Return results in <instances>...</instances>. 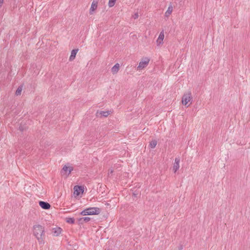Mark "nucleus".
I'll use <instances>...</instances> for the list:
<instances>
[{
    "mask_svg": "<svg viewBox=\"0 0 250 250\" xmlns=\"http://www.w3.org/2000/svg\"><path fill=\"white\" fill-rule=\"evenodd\" d=\"M33 234L37 239L39 244L44 243V230L42 226L40 225H35L33 227Z\"/></svg>",
    "mask_w": 250,
    "mask_h": 250,
    "instance_id": "nucleus-1",
    "label": "nucleus"
},
{
    "mask_svg": "<svg viewBox=\"0 0 250 250\" xmlns=\"http://www.w3.org/2000/svg\"><path fill=\"white\" fill-rule=\"evenodd\" d=\"M193 98L190 91L184 92L181 97V104L186 108L190 107L193 103Z\"/></svg>",
    "mask_w": 250,
    "mask_h": 250,
    "instance_id": "nucleus-2",
    "label": "nucleus"
},
{
    "mask_svg": "<svg viewBox=\"0 0 250 250\" xmlns=\"http://www.w3.org/2000/svg\"><path fill=\"white\" fill-rule=\"evenodd\" d=\"M73 165L70 163H66L64 164L61 170V174L62 177H68L74 170Z\"/></svg>",
    "mask_w": 250,
    "mask_h": 250,
    "instance_id": "nucleus-3",
    "label": "nucleus"
},
{
    "mask_svg": "<svg viewBox=\"0 0 250 250\" xmlns=\"http://www.w3.org/2000/svg\"><path fill=\"white\" fill-rule=\"evenodd\" d=\"M101 212V209L97 207H90L83 210L81 212V215L83 216L98 215Z\"/></svg>",
    "mask_w": 250,
    "mask_h": 250,
    "instance_id": "nucleus-4",
    "label": "nucleus"
},
{
    "mask_svg": "<svg viewBox=\"0 0 250 250\" xmlns=\"http://www.w3.org/2000/svg\"><path fill=\"white\" fill-rule=\"evenodd\" d=\"M150 59L148 57H143L140 60L137 66V70L141 71L146 68L150 62Z\"/></svg>",
    "mask_w": 250,
    "mask_h": 250,
    "instance_id": "nucleus-5",
    "label": "nucleus"
},
{
    "mask_svg": "<svg viewBox=\"0 0 250 250\" xmlns=\"http://www.w3.org/2000/svg\"><path fill=\"white\" fill-rule=\"evenodd\" d=\"M99 5V0H92L90 7L89 9V14L90 15H93L95 14L98 9Z\"/></svg>",
    "mask_w": 250,
    "mask_h": 250,
    "instance_id": "nucleus-6",
    "label": "nucleus"
},
{
    "mask_svg": "<svg viewBox=\"0 0 250 250\" xmlns=\"http://www.w3.org/2000/svg\"><path fill=\"white\" fill-rule=\"evenodd\" d=\"M84 191V188L82 186H76L74 187V195L75 197L82 196Z\"/></svg>",
    "mask_w": 250,
    "mask_h": 250,
    "instance_id": "nucleus-7",
    "label": "nucleus"
},
{
    "mask_svg": "<svg viewBox=\"0 0 250 250\" xmlns=\"http://www.w3.org/2000/svg\"><path fill=\"white\" fill-rule=\"evenodd\" d=\"M165 38V34L164 31L160 33L158 38L156 40V43L158 46H161L164 43V40Z\"/></svg>",
    "mask_w": 250,
    "mask_h": 250,
    "instance_id": "nucleus-8",
    "label": "nucleus"
},
{
    "mask_svg": "<svg viewBox=\"0 0 250 250\" xmlns=\"http://www.w3.org/2000/svg\"><path fill=\"white\" fill-rule=\"evenodd\" d=\"M111 113V112L109 110L98 111L96 113V116L100 118L107 117L110 115Z\"/></svg>",
    "mask_w": 250,
    "mask_h": 250,
    "instance_id": "nucleus-9",
    "label": "nucleus"
},
{
    "mask_svg": "<svg viewBox=\"0 0 250 250\" xmlns=\"http://www.w3.org/2000/svg\"><path fill=\"white\" fill-rule=\"evenodd\" d=\"M62 232V229L59 227H56L52 229V234L54 236H59Z\"/></svg>",
    "mask_w": 250,
    "mask_h": 250,
    "instance_id": "nucleus-10",
    "label": "nucleus"
},
{
    "mask_svg": "<svg viewBox=\"0 0 250 250\" xmlns=\"http://www.w3.org/2000/svg\"><path fill=\"white\" fill-rule=\"evenodd\" d=\"M180 167V159L178 158L175 159L174 163L172 167V171L176 173Z\"/></svg>",
    "mask_w": 250,
    "mask_h": 250,
    "instance_id": "nucleus-11",
    "label": "nucleus"
},
{
    "mask_svg": "<svg viewBox=\"0 0 250 250\" xmlns=\"http://www.w3.org/2000/svg\"><path fill=\"white\" fill-rule=\"evenodd\" d=\"M39 206L44 209H49L51 208L50 205L44 201H40L39 202Z\"/></svg>",
    "mask_w": 250,
    "mask_h": 250,
    "instance_id": "nucleus-12",
    "label": "nucleus"
},
{
    "mask_svg": "<svg viewBox=\"0 0 250 250\" xmlns=\"http://www.w3.org/2000/svg\"><path fill=\"white\" fill-rule=\"evenodd\" d=\"M120 65L118 63H116L111 69V73L113 74H117L120 70Z\"/></svg>",
    "mask_w": 250,
    "mask_h": 250,
    "instance_id": "nucleus-13",
    "label": "nucleus"
},
{
    "mask_svg": "<svg viewBox=\"0 0 250 250\" xmlns=\"http://www.w3.org/2000/svg\"><path fill=\"white\" fill-rule=\"evenodd\" d=\"M78 51H79L78 49H73L71 51V55L69 58V60L70 61H72L75 59V58L76 57V55L77 53H78Z\"/></svg>",
    "mask_w": 250,
    "mask_h": 250,
    "instance_id": "nucleus-14",
    "label": "nucleus"
},
{
    "mask_svg": "<svg viewBox=\"0 0 250 250\" xmlns=\"http://www.w3.org/2000/svg\"><path fill=\"white\" fill-rule=\"evenodd\" d=\"M172 11H173L172 6L171 5L168 6L167 10L165 12V16L167 17H168L171 14Z\"/></svg>",
    "mask_w": 250,
    "mask_h": 250,
    "instance_id": "nucleus-15",
    "label": "nucleus"
},
{
    "mask_svg": "<svg viewBox=\"0 0 250 250\" xmlns=\"http://www.w3.org/2000/svg\"><path fill=\"white\" fill-rule=\"evenodd\" d=\"M157 144V142L156 140H152L150 142L149 146L151 148H154L156 147Z\"/></svg>",
    "mask_w": 250,
    "mask_h": 250,
    "instance_id": "nucleus-16",
    "label": "nucleus"
},
{
    "mask_svg": "<svg viewBox=\"0 0 250 250\" xmlns=\"http://www.w3.org/2000/svg\"><path fill=\"white\" fill-rule=\"evenodd\" d=\"M117 0H109L108 2V6L109 7H113L116 2Z\"/></svg>",
    "mask_w": 250,
    "mask_h": 250,
    "instance_id": "nucleus-17",
    "label": "nucleus"
},
{
    "mask_svg": "<svg viewBox=\"0 0 250 250\" xmlns=\"http://www.w3.org/2000/svg\"><path fill=\"white\" fill-rule=\"evenodd\" d=\"M65 221L67 223L73 224L75 222V220L73 218L67 217L65 219Z\"/></svg>",
    "mask_w": 250,
    "mask_h": 250,
    "instance_id": "nucleus-18",
    "label": "nucleus"
},
{
    "mask_svg": "<svg viewBox=\"0 0 250 250\" xmlns=\"http://www.w3.org/2000/svg\"><path fill=\"white\" fill-rule=\"evenodd\" d=\"M22 87H19L17 89L16 91L15 94L17 96L20 95L22 91Z\"/></svg>",
    "mask_w": 250,
    "mask_h": 250,
    "instance_id": "nucleus-19",
    "label": "nucleus"
},
{
    "mask_svg": "<svg viewBox=\"0 0 250 250\" xmlns=\"http://www.w3.org/2000/svg\"><path fill=\"white\" fill-rule=\"evenodd\" d=\"M83 220L87 222L90 220V218L89 217H84L83 218Z\"/></svg>",
    "mask_w": 250,
    "mask_h": 250,
    "instance_id": "nucleus-20",
    "label": "nucleus"
},
{
    "mask_svg": "<svg viewBox=\"0 0 250 250\" xmlns=\"http://www.w3.org/2000/svg\"><path fill=\"white\" fill-rule=\"evenodd\" d=\"M4 0H0V7L2 6Z\"/></svg>",
    "mask_w": 250,
    "mask_h": 250,
    "instance_id": "nucleus-21",
    "label": "nucleus"
},
{
    "mask_svg": "<svg viewBox=\"0 0 250 250\" xmlns=\"http://www.w3.org/2000/svg\"><path fill=\"white\" fill-rule=\"evenodd\" d=\"M135 18H137L138 17V14H135Z\"/></svg>",
    "mask_w": 250,
    "mask_h": 250,
    "instance_id": "nucleus-22",
    "label": "nucleus"
}]
</instances>
